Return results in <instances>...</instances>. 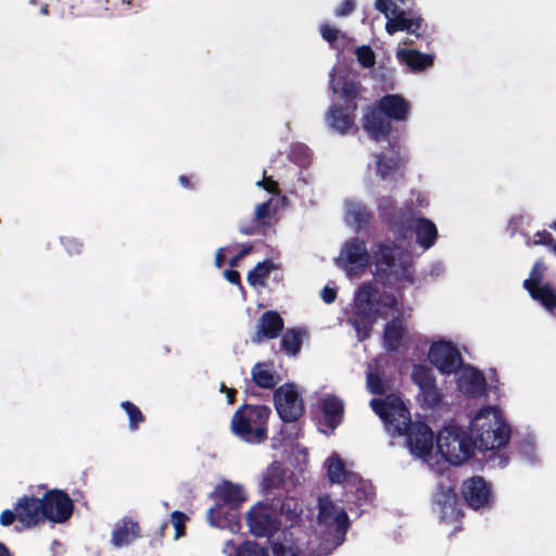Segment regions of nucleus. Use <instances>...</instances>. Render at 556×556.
<instances>
[{
    "label": "nucleus",
    "mask_w": 556,
    "mask_h": 556,
    "mask_svg": "<svg viewBox=\"0 0 556 556\" xmlns=\"http://www.w3.org/2000/svg\"><path fill=\"white\" fill-rule=\"evenodd\" d=\"M372 410L384 422L386 429L392 435H406L412 453L424 457L431 453L433 447V432L422 421L413 422L410 413L404 402L396 395L386 399H372Z\"/></svg>",
    "instance_id": "obj_1"
},
{
    "label": "nucleus",
    "mask_w": 556,
    "mask_h": 556,
    "mask_svg": "<svg viewBox=\"0 0 556 556\" xmlns=\"http://www.w3.org/2000/svg\"><path fill=\"white\" fill-rule=\"evenodd\" d=\"M469 429L475 447L480 451L500 450L509 442V425L494 407L480 409L472 418Z\"/></svg>",
    "instance_id": "obj_2"
},
{
    "label": "nucleus",
    "mask_w": 556,
    "mask_h": 556,
    "mask_svg": "<svg viewBox=\"0 0 556 556\" xmlns=\"http://www.w3.org/2000/svg\"><path fill=\"white\" fill-rule=\"evenodd\" d=\"M270 413L266 405L244 404L232 415L231 431L247 443H262L267 439Z\"/></svg>",
    "instance_id": "obj_3"
},
{
    "label": "nucleus",
    "mask_w": 556,
    "mask_h": 556,
    "mask_svg": "<svg viewBox=\"0 0 556 556\" xmlns=\"http://www.w3.org/2000/svg\"><path fill=\"white\" fill-rule=\"evenodd\" d=\"M437 448L446 462L460 465L473 455L475 444L471 433L458 425L450 424L439 431Z\"/></svg>",
    "instance_id": "obj_4"
},
{
    "label": "nucleus",
    "mask_w": 556,
    "mask_h": 556,
    "mask_svg": "<svg viewBox=\"0 0 556 556\" xmlns=\"http://www.w3.org/2000/svg\"><path fill=\"white\" fill-rule=\"evenodd\" d=\"M377 208L382 223L397 237H405L416 220V210L413 204L396 207L395 200L391 197H381Z\"/></svg>",
    "instance_id": "obj_5"
},
{
    "label": "nucleus",
    "mask_w": 556,
    "mask_h": 556,
    "mask_svg": "<svg viewBox=\"0 0 556 556\" xmlns=\"http://www.w3.org/2000/svg\"><path fill=\"white\" fill-rule=\"evenodd\" d=\"M43 521L64 523L74 513V502L60 489L48 490L42 496Z\"/></svg>",
    "instance_id": "obj_6"
},
{
    "label": "nucleus",
    "mask_w": 556,
    "mask_h": 556,
    "mask_svg": "<svg viewBox=\"0 0 556 556\" xmlns=\"http://www.w3.org/2000/svg\"><path fill=\"white\" fill-rule=\"evenodd\" d=\"M412 380L417 384L418 401L422 407L434 408L442 401V394L437 387V379L430 367L426 365H414Z\"/></svg>",
    "instance_id": "obj_7"
},
{
    "label": "nucleus",
    "mask_w": 556,
    "mask_h": 556,
    "mask_svg": "<svg viewBox=\"0 0 556 556\" xmlns=\"http://www.w3.org/2000/svg\"><path fill=\"white\" fill-rule=\"evenodd\" d=\"M276 410L283 422L298 420L304 412L303 401L292 383H285L274 393Z\"/></svg>",
    "instance_id": "obj_8"
},
{
    "label": "nucleus",
    "mask_w": 556,
    "mask_h": 556,
    "mask_svg": "<svg viewBox=\"0 0 556 556\" xmlns=\"http://www.w3.org/2000/svg\"><path fill=\"white\" fill-rule=\"evenodd\" d=\"M393 17H389L386 23V31L394 35L397 31H406L416 38H424L427 31V24L420 15L413 11H405L393 4L391 11Z\"/></svg>",
    "instance_id": "obj_9"
},
{
    "label": "nucleus",
    "mask_w": 556,
    "mask_h": 556,
    "mask_svg": "<svg viewBox=\"0 0 556 556\" xmlns=\"http://www.w3.org/2000/svg\"><path fill=\"white\" fill-rule=\"evenodd\" d=\"M431 364L442 374L456 372L463 366V358L456 346L448 341H438L429 350Z\"/></svg>",
    "instance_id": "obj_10"
},
{
    "label": "nucleus",
    "mask_w": 556,
    "mask_h": 556,
    "mask_svg": "<svg viewBox=\"0 0 556 556\" xmlns=\"http://www.w3.org/2000/svg\"><path fill=\"white\" fill-rule=\"evenodd\" d=\"M317 521L325 527L334 526L336 536L341 541L344 539L349 527L350 518L344 509L338 510L337 505L328 495L318 497V515Z\"/></svg>",
    "instance_id": "obj_11"
},
{
    "label": "nucleus",
    "mask_w": 556,
    "mask_h": 556,
    "mask_svg": "<svg viewBox=\"0 0 556 556\" xmlns=\"http://www.w3.org/2000/svg\"><path fill=\"white\" fill-rule=\"evenodd\" d=\"M462 495L468 507L478 510L492 504V486L480 476H473L462 484Z\"/></svg>",
    "instance_id": "obj_12"
},
{
    "label": "nucleus",
    "mask_w": 556,
    "mask_h": 556,
    "mask_svg": "<svg viewBox=\"0 0 556 556\" xmlns=\"http://www.w3.org/2000/svg\"><path fill=\"white\" fill-rule=\"evenodd\" d=\"M247 525L255 536L269 538L278 531L280 522L266 505L256 504L247 514Z\"/></svg>",
    "instance_id": "obj_13"
},
{
    "label": "nucleus",
    "mask_w": 556,
    "mask_h": 556,
    "mask_svg": "<svg viewBox=\"0 0 556 556\" xmlns=\"http://www.w3.org/2000/svg\"><path fill=\"white\" fill-rule=\"evenodd\" d=\"M391 154H375L376 173L382 180H395L404 177L406 160L401 155L397 143H389Z\"/></svg>",
    "instance_id": "obj_14"
},
{
    "label": "nucleus",
    "mask_w": 556,
    "mask_h": 556,
    "mask_svg": "<svg viewBox=\"0 0 556 556\" xmlns=\"http://www.w3.org/2000/svg\"><path fill=\"white\" fill-rule=\"evenodd\" d=\"M342 257L349 277H354L364 271L370 260L366 243L359 238H353L344 244Z\"/></svg>",
    "instance_id": "obj_15"
},
{
    "label": "nucleus",
    "mask_w": 556,
    "mask_h": 556,
    "mask_svg": "<svg viewBox=\"0 0 556 556\" xmlns=\"http://www.w3.org/2000/svg\"><path fill=\"white\" fill-rule=\"evenodd\" d=\"M329 87L339 96L348 111H356L362 94L361 81L348 75H331Z\"/></svg>",
    "instance_id": "obj_16"
},
{
    "label": "nucleus",
    "mask_w": 556,
    "mask_h": 556,
    "mask_svg": "<svg viewBox=\"0 0 556 556\" xmlns=\"http://www.w3.org/2000/svg\"><path fill=\"white\" fill-rule=\"evenodd\" d=\"M433 503L438 506V513L444 522L458 521L464 515L457 505L456 492L451 486L440 484L433 494Z\"/></svg>",
    "instance_id": "obj_17"
},
{
    "label": "nucleus",
    "mask_w": 556,
    "mask_h": 556,
    "mask_svg": "<svg viewBox=\"0 0 556 556\" xmlns=\"http://www.w3.org/2000/svg\"><path fill=\"white\" fill-rule=\"evenodd\" d=\"M378 317H386L378 307L354 306L348 321L354 328L358 341H365L371 336Z\"/></svg>",
    "instance_id": "obj_18"
},
{
    "label": "nucleus",
    "mask_w": 556,
    "mask_h": 556,
    "mask_svg": "<svg viewBox=\"0 0 556 556\" xmlns=\"http://www.w3.org/2000/svg\"><path fill=\"white\" fill-rule=\"evenodd\" d=\"M15 504L23 528L31 529L43 522L42 497L24 494Z\"/></svg>",
    "instance_id": "obj_19"
},
{
    "label": "nucleus",
    "mask_w": 556,
    "mask_h": 556,
    "mask_svg": "<svg viewBox=\"0 0 556 556\" xmlns=\"http://www.w3.org/2000/svg\"><path fill=\"white\" fill-rule=\"evenodd\" d=\"M376 264L379 267L381 275L395 274V281H407L412 283L414 281L412 273L405 265H400L399 269H395V257L393 248L387 244H380L379 251L375 253Z\"/></svg>",
    "instance_id": "obj_20"
},
{
    "label": "nucleus",
    "mask_w": 556,
    "mask_h": 556,
    "mask_svg": "<svg viewBox=\"0 0 556 556\" xmlns=\"http://www.w3.org/2000/svg\"><path fill=\"white\" fill-rule=\"evenodd\" d=\"M285 328L283 318L276 311L264 312L257 321V328L252 337V342L262 343L264 340L278 338Z\"/></svg>",
    "instance_id": "obj_21"
},
{
    "label": "nucleus",
    "mask_w": 556,
    "mask_h": 556,
    "mask_svg": "<svg viewBox=\"0 0 556 556\" xmlns=\"http://www.w3.org/2000/svg\"><path fill=\"white\" fill-rule=\"evenodd\" d=\"M363 128L372 140L380 141L390 135L391 119L377 106L364 115Z\"/></svg>",
    "instance_id": "obj_22"
},
{
    "label": "nucleus",
    "mask_w": 556,
    "mask_h": 556,
    "mask_svg": "<svg viewBox=\"0 0 556 556\" xmlns=\"http://www.w3.org/2000/svg\"><path fill=\"white\" fill-rule=\"evenodd\" d=\"M141 529L137 521L131 518L125 517L115 523L112 532L111 543L121 548L129 545L136 539L141 536Z\"/></svg>",
    "instance_id": "obj_23"
},
{
    "label": "nucleus",
    "mask_w": 556,
    "mask_h": 556,
    "mask_svg": "<svg viewBox=\"0 0 556 556\" xmlns=\"http://www.w3.org/2000/svg\"><path fill=\"white\" fill-rule=\"evenodd\" d=\"M212 496L230 509H238L247 501L243 489L230 481L217 485Z\"/></svg>",
    "instance_id": "obj_24"
},
{
    "label": "nucleus",
    "mask_w": 556,
    "mask_h": 556,
    "mask_svg": "<svg viewBox=\"0 0 556 556\" xmlns=\"http://www.w3.org/2000/svg\"><path fill=\"white\" fill-rule=\"evenodd\" d=\"M378 108L387 117L394 121H405L410 109L408 101L395 93L383 96L378 102Z\"/></svg>",
    "instance_id": "obj_25"
},
{
    "label": "nucleus",
    "mask_w": 556,
    "mask_h": 556,
    "mask_svg": "<svg viewBox=\"0 0 556 556\" xmlns=\"http://www.w3.org/2000/svg\"><path fill=\"white\" fill-rule=\"evenodd\" d=\"M356 111H348L340 104H332L327 112V122L329 126L340 135H346L355 126Z\"/></svg>",
    "instance_id": "obj_26"
},
{
    "label": "nucleus",
    "mask_w": 556,
    "mask_h": 556,
    "mask_svg": "<svg viewBox=\"0 0 556 556\" xmlns=\"http://www.w3.org/2000/svg\"><path fill=\"white\" fill-rule=\"evenodd\" d=\"M320 410L324 415V424L333 431L343 420L344 406L340 399L327 395L321 400Z\"/></svg>",
    "instance_id": "obj_27"
},
{
    "label": "nucleus",
    "mask_w": 556,
    "mask_h": 556,
    "mask_svg": "<svg viewBox=\"0 0 556 556\" xmlns=\"http://www.w3.org/2000/svg\"><path fill=\"white\" fill-rule=\"evenodd\" d=\"M271 199L256 205L254 218L249 223H241L239 231L245 236L261 233L263 228L268 225L267 218L270 216Z\"/></svg>",
    "instance_id": "obj_28"
},
{
    "label": "nucleus",
    "mask_w": 556,
    "mask_h": 556,
    "mask_svg": "<svg viewBox=\"0 0 556 556\" xmlns=\"http://www.w3.org/2000/svg\"><path fill=\"white\" fill-rule=\"evenodd\" d=\"M413 229L416 235V242L424 250L430 249L434 245L438 239V228L435 224L427 217L416 218Z\"/></svg>",
    "instance_id": "obj_29"
},
{
    "label": "nucleus",
    "mask_w": 556,
    "mask_h": 556,
    "mask_svg": "<svg viewBox=\"0 0 556 556\" xmlns=\"http://www.w3.org/2000/svg\"><path fill=\"white\" fill-rule=\"evenodd\" d=\"M397 58L413 71H425L433 64V55L414 49H402Z\"/></svg>",
    "instance_id": "obj_30"
},
{
    "label": "nucleus",
    "mask_w": 556,
    "mask_h": 556,
    "mask_svg": "<svg viewBox=\"0 0 556 556\" xmlns=\"http://www.w3.org/2000/svg\"><path fill=\"white\" fill-rule=\"evenodd\" d=\"M405 328L400 316L387 323L383 331L384 346L388 351H397L404 339Z\"/></svg>",
    "instance_id": "obj_31"
},
{
    "label": "nucleus",
    "mask_w": 556,
    "mask_h": 556,
    "mask_svg": "<svg viewBox=\"0 0 556 556\" xmlns=\"http://www.w3.org/2000/svg\"><path fill=\"white\" fill-rule=\"evenodd\" d=\"M527 291L534 301H538L547 311L556 309V289L552 283L546 282L535 288H528Z\"/></svg>",
    "instance_id": "obj_32"
},
{
    "label": "nucleus",
    "mask_w": 556,
    "mask_h": 556,
    "mask_svg": "<svg viewBox=\"0 0 556 556\" xmlns=\"http://www.w3.org/2000/svg\"><path fill=\"white\" fill-rule=\"evenodd\" d=\"M287 471L278 462H274L267 469L262 485L266 492L285 489Z\"/></svg>",
    "instance_id": "obj_33"
},
{
    "label": "nucleus",
    "mask_w": 556,
    "mask_h": 556,
    "mask_svg": "<svg viewBox=\"0 0 556 556\" xmlns=\"http://www.w3.org/2000/svg\"><path fill=\"white\" fill-rule=\"evenodd\" d=\"M304 334L305 330L300 328L287 329L280 341L281 350L289 356H296L302 349Z\"/></svg>",
    "instance_id": "obj_34"
},
{
    "label": "nucleus",
    "mask_w": 556,
    "mask_h": 556,
    "mask_svg": "<svg viewBox=\"0 0 556 556\" xmlns=\"http://www.w3.org/2000/svg\"><path fill=\"white\" fill-rule=\"evenodd\" d=\"M460 388L465 394L471 397H480L485 393V377L481 371L473 370L466 377Z\"/></svg>",
    "instance_id": "obj_35"
},
{
    "label": "nucleus",
    "mask_w": 556,
    "mask_h": 556,
    "mask_svg": "<svg viewBox=\"0 0 556 556\" xmlns=\"http://www.w3.org/2000/svg\"><path fill=\"white\" fill-rule=\"evenodd\" d=\"M251 376L253 382L262 389H273L277 383L275 374L265 363L255 364L251 370Z\"/></svg>",
    "instance_id": "obj_36"
},
{
    "label": "nucleus",
    "mask_w": 556,
    "mask_h": 556,
    "mask_svg": "<svg viewBox=\"0 0 556 556\" xmlns=\"http://www.w3.org/2000/svg\"><path fill=\"white\" fill-rule=\"evenodd\" d=\"M275 268V264L271 260H265L263 262L257 263L254 268H252L248 273V282L252 287L261 286L265 287L266 279L270 275L271 270Z\"/></svg>",
    "instance_id": "obj_37"
},
{
    "label": "nucleus",
    "mask_w": 556,
    "mask_h": 556,
    "mask_svg": "<svg viewBox=\"0 0 556 556\" xmlns=\"http://www.w3.org/2000/svg\"><path fill=\"white\" fill-rule=\"evenodd\" d=\"M377 295V288L371 282H365L359 286L355 293L354 306L376 307L375 302Z\"/></svg>",
    "instance_id": "obj_38"
},
{
    "label": "nucleus",
    "mask_w": 556,
    "mask_h": 556,
    "mask_svg": "<svg viewBox=\"0 0 556 556\" xmlns=\"http://www.w3.org/2000/svg\"><path fill=\"white\" fill-rule=\"evenodd\" d=\"M327 464L328 478L331 483H341L346 480L345 465L337 454L330 456Z\"/></svg>",
    "instance_id": "obj_39"
},
{
    "label": "nucleus",
    "mask_w": 556,
    "mask_h": 556,
    "mask_svg": "<svg viewBox=\"0 0 556 556\" xmlns=\"http://www.w3.org/2000/svg\"><path fill=\"white\" fill-rule=\"evenodd\" d=\"M121 407L125 410L129 419V429L137 431L139 426L144 422L146 417L142 412L130 401H123Z\"/></svg>",
    "instance_id": "obj_40"
},
{
    "label": "nucleus",
    "mask_w": 556,
    "mask_h": 556,
    "mask_svg": "<svg viewBox=\"0 0 556 556\" xmlns=\"http://www.w3.org/2000/svg\"><path fill=\"white\" fill-rule=\"evenodd\" d=\"M280 513L286 516L291 523H293L301 518L302 507L295 498L287 497L281 503Z\"/></svg>",
    "instance_id": "obj_41"
},
{
    "label": "nucleus",
    "mask_w": 556,
    "mask_h": 556,
    "mask_svg": "<svg viewBox=\"0 0 556 556\" xmlns=\"http://www.w3.org/2000/svg\"><path fill=\"white\" fill-rule=\"evenodd\" d=\"M236 556H269L268 549L254 541H244L236 549Z\"/></svg>",
    "instance_id": "obj_42"
},
{
    "label": "nucleus",
    "mask_w": 556,
    "mask_h": 556,
    "mask_svg": "<svg viewBox=\"0 0 556 556\" xmlns=\"http://www.w3.org/2000/svg\"><path fill=\"white\" fill-rule=\"evenodd\" d=\"M546 266L542 261H536L531 269L530 277L523 281V288H535L542 286Z\"/></svg>",
    "instance_id": "obj_43"
},
{
    "label": "nucleus",
    "mask_w": 556,
    "mask_h": 556,
    "mask_svg": "<svg viewBox=\"0 0 556 556\" xmlns=\"http://www.w3.org/2000/svg\"><path fill=\"white\" fill-rule=\"evenodd\" d=\"M356 59L364 68H371L376 64V53L368 45H363L355 50Z\"/></svg>",
    "instance_id": "obj_44"
},
{
    "label": "nucleus",
    "mask_w": 556,
    "mask_h": 556,
    "mask_svg": "<svg viewBox=\"0 0 556 556\" xmlns=\"http://www.w3.org/2000/svg\"><path fill=\"white\" fill-rule=\"evenodd\" d=\"M350 214L353 216V219H354L357 228H363V227L368 226L374 218L372 213L367 207L362 206V205L354 206L350 211Z\"/></svg>",
    "instance_id": "obj_45"
},
{
    "label": "nucleus",
    "mask_w": 556,
    "mask_h": 556,
    "mask_svg": "<svg viewBox=\"0 0 556 556\" xmlns=\"http://www.w3.org/2000/svg\"><path fill=\"white\" fill-rule=\"evenodd\" d=\"M319 30L323 39L326 40L332 48H337L336 42L340 37L343 39L345 38L343 33L327 23L321 24Z\"/></svg>",
    "instance_id": "obj_46"
},
{
    "label": "nucleus",
    "mask_w": 556,
    "mask_h": 556,
    "mask_svg": "<svg viewBox=\"0 0 556 556\" xmlns=\"http://www.w3.org/2000/svg\"><path fill=\"white\" fill-rule=\"evenodd\" d=\"M367 389L374 395H383L386 393V386L380 374L369 372L367 375Z\"/></svg>",
    "instance_id": "obj_47"
},
{
    "label": "nucleus",
    "mask_w": 556,
    "mask_h": 556,
    "mask_svg": "<svg viewBox=\"0 0 556 556\" xmlns=\"http://www.w3.org/2000/svg\"><path fill=\"white\" fill-rule=\"evenodd\" d=\"M170 519H172V523L175 528V539H179L180 536L185 535V533H186L185 523L188 520L187 515L180 510H175L172 513Z\"/></svg>",
    "instance_id": "obj_48"
},
{
    "label": "nucleus",
    "mask_w": 556,
    "mask_h": 556,
    "mask_svg": "<svg viewBox=\"0 0 556 556\" xmlns=\"http://www.w3.org/2000/svg\"><path fill=\"white\" fill-rule=\"evenodd\" d=\"M377 304L382 308H388L392 311L400 312L399 301L394 293L391 292H382L377 301Z\"/></svg>",
    "instance_id": "obj_49"
},
{
    "label": "nucleus",
    "mask_w": 556,
    "mask_h": 556,
    "mask_svg": "<svg viewBox=\"0 0 556 556\" xmlns=\"http://www.w3.org/2000/svg\"><path fill=\"white\" fill-rule=\"evenodd\" d=\"M61 242L70 255H78L83 252V242L73 237H63Z\"/></svg>",
    "instance_id": "obj_50"
},
{
    "label": "nucleus",
    "mask_w": 556,
    "mask_h": 556,
    "mask_svg": "<svg viewBox=\"0 0 556 556\" xmlns=\"http://www.w3.org/2000/svg\"><path fill=\"white\" fill-rule=\"evenodd\" d=\"M17 520L20 522V514L16 510V505L14 509H5L0 514V525L3 527H9Z\"/></svg>",
    "instance_id": "obj_51"
},
{
    "label": "nucleus",
    "mask_w": 556,
    "mask_h": 556,
    "mask_svg": "<svg viewBox=\"0 0 556 556\" xmlns=\"http://www.w3.org/2000/svg\"><path fill=\"white\" fill-rule=\"evenodd\" d=\"M256 185L258 187L264 188L269 193H273V194H279L280 193L279 185H278V182L276 180L273 179L271 176H265L264 175L263 180L257 181Z\"/></svg>",
    "instance_id": "obj_52"
},
{
    "label": "nucleus",
    "mask_w": 556,
    "mask_h": 556,
    "mask_svg": "<svg viewBox=\"0 0 556 556\" xmlns=\"http://www.w3.org/2000/svg\"><path fill=\"white\" fill-rule=\"evenodd\" d=\"M355 9L354 0H343L336 9L334 14L337 16H346L351 14Z\"/></svg>",
    "instance_id": "obj_53"
},
{
    "label": "nucleus",
    "mask_w": 556,
    "mask_h": 556,
    "mask_svg": "<svg viewBox=\"0 0 556 556\" xmlns=\"http://www.w3.org/2000/svg\"><path fill=\"white\" fill-rule=\"evenodd\" d=\"M554 241V238L553 236L546 231V230H542V231H536L534 233V241L533 243L534 244H544V245H549L552 244Z\"/></svg>",
    "instance_id": "obj_54"
},
{
    "label": "nucleus",
    "mask_w": 556,
    "mask_h": 556,
    "mask_svg": "<svg viewBox=\"0 0 556 556\" xmlns=\"http://www.w3.org/2000/svg\"><path fill=\"white\" fill-rule=\"evenodd\" d=\"M253 250V247L252 244H248V245H244L242 247V249L238 252V254H236L235 256H232L230 260H229V265L231 267H236L239 265V262L245 257L247 255H249Z\"/></svg>",
    "instance_id": "obj_55"
},
{
    "label": "nucleus",
    "mask_w": 556,
    "mask_h": 556,
    "mask_svg": "<svg viewBox=\"0 0 556 556\" xmlns=\"http://www.w3.org/2000/svg\"><path fill=\"white\" fill-rule=\"evenodd\" d=\"M224 277L232 285L239 286L242 288L241 285V276L240 273L236 269H226L224 271Z\"/></svg>",
    "instance_id": "obj_56"
},
{
    "label": "nucleus",
    "mask_w": 556,
    "mask_h": 556,
    "mask_svg": "<svg viewBox=\"0 0 556 556\" xmlns=\"http://www.w3.org/2000/svg\"><path fill=\"white\" fill-rule=\"evenodd\" d=\"M321 299L326 304H331L337 299V291L330 287H324L320 292Z\"/></svg>",
    "instance_id": "obj_57"
},
{
    "label": "nucleus",
    "mask_w": 556,
    "mask_h": 556,
    "mask_svg": "<svg viewBox=\"0 0 556 556\" xmlns=\"http://www.w3.org/2000/svg\"><path fill=\"white\" fill-rule=\"evenodd\" d=\"M300 154V162L302 164H304L306 161H308L309 159V153H308V149L303 146V144H299V146H295L292 148V154L293 155H296V154Z\"/></svg>",
    "instance_id": "obj_58"
},
{
    "label": "nucleus",
    "mask_w": 556,
    "mask_h": 556,
    "mask_svg": "<svg viewBox=\"0 0 556 556\" xmlns=\"http://www.w3.org/2000/svg\"><path fill=\"white\" fill-rule=\"evenodd\" d=\"M390 4L393 5L394 3H392L391 0H376L375 9L384 14L387 18H389Z\"/></svg>",
    "instance_id": "obj_59"
},
{
    "label": "nucleus",
    "mask_w": 556,
    "mask_h": 556,
    "mask_svg": "<svg viewBox=\"0 0 556 556\" xmlns=\"http://www.w3.org/2000/svg\"><path fill=\"white\" fill-rule=\"evenodd\" d=\"M122 2L138 10V9H142L144 7V4L148 2V0H122Z\"/></svg>",
    "instance_id": "obj_60"
},
{
    "label": "nucleus",
    "mask_w": 556,
    "mask_h": 556,
    "mask_svg": "<svg viewBox=\"0 0 556 556\" xmlns=\"http://www.w3.org/2000/svg\"><path fill=\"white\" fill-rule=\"evenodd\" d=\"M75 5L74 4H71L70 7V13L74 16H80V15H86L90 12V10L88 8H80V9H77L75 10Z\"/></svg>",
    "instance_id": "obj_61"
},
{
    "label": "nucleus",
    "mask_w": 556,
    "mask_h": 556,
    "mask_svg": "<svg viewBox=\"0 0 556 556\" xmlns=\"http://www.w3.org/2000/svg\"><path fill=\"white\" fill-rule=\"evenodd\" d=\"M225 263L224 249H218L215 255V265L222 267Z\"/></svg>",
    "instance_id": "obj_62"
},
{
    "label": "nucleus",
    "mask_w": 556,
    "mask_h": 556,
    "mask_svg": "<svg viewBox=\"0 0 556 556\" xmlns=\"http://www.w3.org/2000/svg\"><path fill=\"white\" fill-rule=\"evenodd\" d=\"M179 182L186 189H193V185L191 184L190 178L186 175L179 176Z\"/></svg>",
    "instance_id": "obj_63"
},
{
    "label": "nucleus",
    "mask_w": 556,
    "mask_h": 556,
    "mask_svg": "<svg viewBox=\"0 0 556 556\" xmlns=\"http://www.w3.org/2000/svg\"><path fill=\"white\" fill-rule=\"evenodd\" d=\"M226 395H227L228 403L233 404L236 402L237 390L229 389V390H227Z\"/></svg>",
    "instance_id": "obj_64"
}]
</instances>
